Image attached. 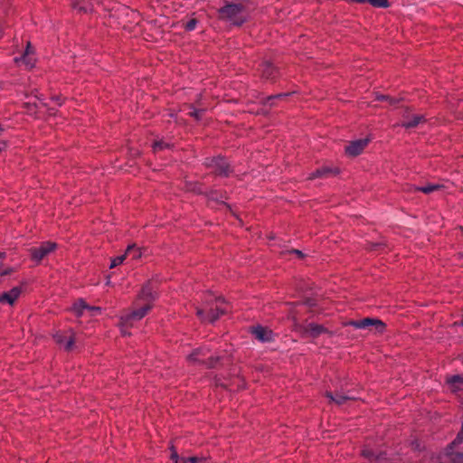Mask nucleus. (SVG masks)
Segmentation results:
<instances>
[{"instance_id":"1","label":"nucleus","mask_w":463,"mask_h":463,"mask_svg":"<svg viewBox=\"0 0 463 463\" xmlns=\"http://www.w3.org/2000/svg\"><path fill=\"white\" fill-rule=\"evenodd\" d=\"M227 311V305L221 298L207 293L201 307H197L196 314L203 322L213 323Z\"/></svg>"},{"instance_id":"2","label":"nucleus","mask_w":463,"mask_h":463,"mask_svg":"<svg viewBox=\"0 0 463 463\" xmlns=\"http://www.w3.org/2000/svg\"><path fill=\"white\" fill-rule=\"evenodd\" d=\"M220 18L234 25L242 24L247 18L241 4H227L219 10Z\"/></svg>"},{"instance_id":"3","label":"nucleus","mask_w":463,"mask_h":463,"mask_svg":"<svg viewBox=\"0 0 463 463\" xmlns=\"http://www.w3.org/2000/svg\"><path fill=\"white\" fill-rule=\"evenodd\" d=\"M151 304L146 303L143 307L131 313L120 317V330L124 335H129L128 329L133 326L134 322L142 319L151 309Z\"/></svg>"},{"instance_id":"4","label":"nucleus","mask_w":463,"mask_h":463,"mask_svg":"<svg viewBox=\"0 0 463 463\" xmlns=\"http://www.w3.org/2000/svg\"><path fill=\"white\" fill-rule=\"evenodd\" d=\"M57 249V244L52 241H44L38 247L29 250L31 258L36 263H40L46 256Z\"/></svg>"},{"instance_id":"5","label":"nucleus","mask_w":463,"mask_h":463,"mask_svg":"<svg viewBox=\"0 0 463 463\" xmlns=\"http://www.w3.org/2000/svg\"><path fill=\"white\" fill-rule=\"evenodd\" d=\"M295 329L296 331L299 332L303 336H311L313 338L317 337L323 333H327L326 328H325L321 325L315 323H309L307 325L295 324Z\"/></svg>"},{"instance_id":"6","label":"nucleus","mask_w":463,"mask_h":463,"mask_svg":"<svg viewBox=\"0 0 463 463\" xmlns=\"http://www.w3.org/2000/svg\"><path fill=\"white\" fill-rule=\"evenodd\" d=\"M349 326H352L355 328H358V329H364V328H367V327H370V326H374L375 327V331L376 332H383L385 326L384 324L379 320V319H374V318H364L362 320H353V321H350L348 323Z\"/></svg>"},{"instance_id":"7","label":"nucleus","mask_w":463,"mask_h":463,"mask_svg":"<svg viewBox=\"0 0 463 463\" xmlns=\"http://www.w3.org/2000/svg\"><path fill=\"white\" fill-rule=\"evenodd\" d=\"M206 352H208V350L204 348H198L188 356V360L193 363L198 362L205 364L207 366L212 367L214 365L215 361L212 355L206 358Z\"/></svg>"},{"instance_id":"8","label":"nucleus","mask_w":463,"mask_h":463,"mask_svg":"<svg viewBox=\"0 0 463 463\" xmlns=\"http://www.w3.org/2000/svg\"><path fill=\"white\" fill-rule=\"evenodd\" d=\"M55 341L65 350H71L74 345L73 332H58L54 335Z\"/></svg>"},{"instance_id":"9","label":"nucleus","mask_w":463,"mask_h":463,"mask_svg":"<svg viewBox=\"0 0 463 463\" xmlns=\"http://www.w3.org/2000/svg\"><path fill=\"white\" fill-rule=\"evenodd\" d=\"M368 142L367 138L354 140L345 147V153L349 156H356L363 152Z\"/></svg>"},{"instance_id":"10","label":"nucleus","mask_w":463,"mask_h":463,"mask_svg":"<svg viewBox=\"0 0 463 463\" xmlns=\"http://www.w3.org/2000/svg\"><path fill=\"white\" fill-rule=\"evenodd\" d=\"M156 297V293L154 289L153 284L151 282L146 283L141 289L138 299L144 300L146 303L153 301Z\"/></svg>"},{"instance_id":"11","label":"nucleus","mask_w":463,"mask_h":463,"mask_svg":"<svg viewBox=\"0 0 463 463\" xmlns=\"http://www.w3.org/2000/svg\"><path fill=\"white\" fill-rule=\"evenodd\" d=\"M14 61L16 62H22L28 69L33 68L34 66L35 58L30 43L27 44V48L24 52V54L20 59L15 58Z\"/></svg>"},{"instance_id":"12","label":"nucleus","mask_w":463,"mask_h":463,"mask_svg":"<svg viewBox=\"0 0 463 463\" xmlns=\"http://www.w3.org/2000/svg\"><path fill=\"white\" fill-rule=\"evenodd\" d=\"M212 165L215 169L216 173L220 175H228L230 172V166L227 161L223 157H216L212 160Z\"/></svg>"},{"instance_id":"13","label":"nucleus","mask_w":463,"mask_h":463,"mask_svg":"<svg viewBox=\"0 0 463 463\" xmlns=\"http://www.w3.org/2000/svg\"><path fill=\"white\" fill-rule=\"evenodd\" d=\"M252 335L260 342H269L272 340V331L267 327L258 326L252 329Z\"/></svg>"},{"instance_id":"14","label":"nucleus","mask_w":463,"mask_h":463,"mask_svg":"<svg viewBox=\"0 0 463 463\" xmlns=\"http://www.w3.org/2000/svg\"><path fill=\"white\" fill-rule=\"evenodd\" d=\"M21 294V288L18 287L13 288L7 292L0 294V302L13 305Z\"/></svg>"},{"instance_id":"15","label":"nucleus","mask_w":463,"mask_h":463,"mask_svg":"<svg viewBox=\"0 0 463 463\" xmlns=\"http://www.w3.org/2000/svg\"><path fill=\"white\" fill-rule=\"evenodd\" d=\"M447 385L450 392L457 393L463 390V377L460 375H454L447 379Z\"/></svg>"},{"instance_id":"16","label":"nucleus","mask_w":463,"mask_h":463,"mask_svg":"<svg viewBox=\"0 0 463 463\" xmlns=\"http://www.w3.org/2000/svg\"><path fill=\"white\" fill-rule=\"evenodd\" d=\"M326 396L330 400V402H333L338 405H343L347 401L354 399L352 396L344 395L341 393H335V395H333L330 392H326Z\"/></svg>"},{"instance_id":"17","label":"nucleus","mask_w":463,"mask_h":463,"mask_svg":"<svg viewBox=\"0 0 463 463\" xmlns=\"http://www.w3.org/2000/svg\"><path fill=\"white\" fill-rule=\"evenodd\" d=\"M88 309H90V306H89L83 299L77 300L71 307V311L77 317H81L84 311Z\"/></svg>"},{"instance_id":"18","label":"nucleus","mask_w":463,"mask_h":463,"mask_svg":"<svg viewBox=\"0 0 463 463\" xmlns=\"http://www.w3.org/2000/svg\"><path fill=\"white\" fill-rule=\"evenodd\" d=\"M363 455L369 459L370 463H387L385 454L374 455L371 450L364 449Z\"/></svg>"},{"instance_id":"19","label":"nucleus","mask_w":463,"mask_h":463,"mask_svg":"<svg viewBox=\"0 0 463 463\" xmlns=\"http://www.w3.org/2000/svg\"><path fill=\"white\" fill-rule=\"evenodd\" d=\"M422 119H423V117L415 115L412 117V119H405L402 123V126L406 128H414V127L418 126Z\"/></svg>"},{"instance_id":"20","label":"nucleus","mask_w":463,"mask_h":463,"mask_svg":"<svg viewBox=\"0 0 463 463\" xmlns=\"http://www.w3.org/2000/svg\"><path fill=\"white\" fill-rule=\"evenodd\" d=\"M127 256H132L133 259H139L142 256L141 250L136 245H129L126 250Z\"/></svg>"},{"instance_id":"21","label":"nucleus","mask_w":463,"mask_h":463,"mask_svg":"<svg viewBox=\"0 0 463 463\" xmlns=\"http://www.w3.org/2000/svg\"><path fill=\"white\" fill-rule=\"evenodd\" d=\"M71 5L74 9H78L79 11H81L84 13L92 11V7H90L89 5H81L80 0H72Z\"/></svg>"},{"instance_id":"22","label":"nucleus","mask_w":463,"mask_h":463,"mask_svg":"<svg viewBox=\"0 0 463 463\" xmlns=\"http://www.w3.org/2000/svg\"><path fill=\"white\" fill-rule=\"evenodd\" d=\"M182 463H206L207 459L203 457H183Z\"/></svg>"},{"instance_id":"23","label":"nucleus","mask_w":463,"mask_h":463,"mask_svg":"<svg viewBox=\"0 0 463 463\" xmlns=\"http://www.w3.org/2000/svg\"><path fill=\"white\" fill-rule=\"evenodd\" d=\"M439 188H440V185H439V184H427L424 186L417 187L416 190L420 191L424 194H430Z\"/></svg>"},{"instance_id":"24","label":"nucleus","mask_w":463,"mask_h":463,"mask_svg":"<svg viewBox=\"0 0 463 463\" xmlns=\"http://www.w3.org/2000/svg\"><path fill=\"white\" fill-rule=\"evenodd\" d=\"M275 68L272 64L267 63L263 68V76L267 79L274 77Z\"/></svg>"},{"instance_id":"25","label":"nucleus","mask_w":463,"mask_h":463,"mask_svg":"<svg viewBox=\"0 0 463 463\" xmlns=\"http://www.w3.org/2000/svg\"><path fill=\"white\" fill-rule=\"evenodd\" d=\"M331 172H332L331 168L323 167V168L317 169L316 172L312 173L310 178H317V177L325 176V175H326L327 174H329Z\"/></svg>"},{"instance_id":"26","label":"nucleus","mask_w":463,"mask_h":463,"mask_svg":"<svg viewBox=\"0 0 463 463\" xmlns=\"http://www.w3.org/2000/svg\"><path fill=\"white\" fill-rule=\"evenodd\" d=\"M169 146H170L169 143L165 142L163 140L156 141L153 144V149H154L155 152L159 151V150H163L165 148H168Z\"/></svg>"},{"instance_id":"27","label":"nucleus","mask_w":463,"mask_h":463,"mask_svg":"<svg viewBox=\"0 0 463 463\" xmlns=\"http://www.w3.org/2000/svg\"><path fill=\"white\" fill-rule=\"evenodd\" d=\"M126 257H127V254L125 253V254H123V255H120V256H118V257H116V258H114V259H112V260H111V263H110V265H109V268H110V269H113V268H115V267H117V266L120 265V264L124 261V260L126 259Z\"/></svg>"},{"instance_id":"28","label":"nucleus","mask_w":463,"mask_h":463,"mask_svg":"<svg viewBox=\"0 0 463 463\" xmlns=\"http://www.w3.org/2000/svg\"><path fill=\"white\" fill-rule=\"evenodd\" d=\"M367 3L371 4L374 7H387L388 0H367Z\"/></svg>"},{"instance_id":"29","label":"nucleus","mask_w":463,"mask_h":463,"mask_svg":"<svg viewBox=\"0 0 463 463\" xmlns=\"http://www.w3.org/2000/svg\"><path fill=\"white\" fill-rule=\"evenodd\" d=\"M170 449H171V459L175 463H182V460H181L182 458H180L178 456L177 451L173 445L170 447Z\"/></svg>"},{"instance_id":"30","label":"nucleus","mask_w":463,"mask_h":463,"mask_svg":"<svg viewBox=\"0 0 463 463\" xmlns=\"http://www.w3.org/2000/svg\"><path fill=\"white\" fill-rule=\"evenodd\" d=\"M196 24H197V21L195 19H191L189 20L185 25H184V29L186 31H193L195 29L196 27Z\"/></svg>"},{"instance_id":"31","label":"nucleus","mask_w":463,"mask_h":463,"mask_svg":"<svg viewBox=\"0 0 463 463\" xmlns=\"http://www.w3.org/2000/svg\"><path fill=\"white\" fill-rule=\"evenodd\" d=\"M203 114V109H193L192 111L189 112V115L194 117L197 120L202 118Z\"/></svg>"},{"instance_id":"32","label":"nucleus","mask_w":463,"mask_h":463,"mask_svg":"<svg viewBox=\"0 0 463 463\" xmlns=\"http://www.w3.org/2000/svg\"><path fill=\"white\" fill-rule=\"evenodd\" d=\"M376 99L378 100H387L390 105H393L396 103V99H393V98H391L389 96H384V95H377L376 96Z\"/></svg>"},{"instance_id":"33","label":"nucleus","mask_w":463,"mask_h":463,"mask_svg":"<svg viewBox=\"0 0 463 463\" xmlns=\"http://www.w3.org/2000/svg\"><path fill=\"white\" fill-rule=\"evenodd\" d=\"M453 463H463V455L456 454L452 458Z\"/></svg>"},{"instance_id":"34","label":"nucleus","mask_w":463,"mask_h":463,"mask_svg":"<svg viewBox=\"0 0 463 463\" xmlns=\"http://www.w3.org/2000/svg\"><path fill=\"white\" fill-rule=\"evenodd\" d=\"M88 310L91 312L92 316L100 314V311H101L100 307H90V309H88Z\"/></svg>"},{"instance_id":"35","label":"nucleus","mask_w":463,"mask_h":463,"mask_svg":"<svg viewBox=\"0 0 463 463\" xmlns=\"http://www.w3.org/2000/svg\"><path fill=\"white\" fill-rule=\"evenodd\" d=\"M288 94H279V95H276V96H273V97H269V99H281V98H284V97H287Z\"/></svg>"},{"instance_id":"36","label":"nucleus","mask_w":463,"mask_h":463,"mask_svg":"<svg viewBox=\"0 0 463 463\" xmlns=\"http://www.w3.org/2000/svg\"><path fill=\"white\" fill-rule=\"evenodd\" d=\"M5 256V253L0 252V267L3 265V260Z\"/></svg>"},{"instance_id":"37","label":"nucleus","mask_w":463,"mask_h":463,"mask_svg":"<svg viewBox=\"0 0 463 463\" xmlns=\"http://www.w3.org/2000/svg\"><path fill=\"white\" fill-rule=\"evenodd\" d=\"M292 252H293V253H295V254H297V255H298V256H299V257H302V256H303L302 252H301L300 250H292Z\"/></svg>"},{"instance_id":"38","label":"nucleus","mask_w":463,"mask_h":463,"mask_svg":"<svg viewBox=\"0 0 463 463\" xmlns=\"http://www.w3.org/2000/svg\"><path fill=\"white\" fill-rule=\"evenodd\" d=\"M12 271H13V269H6V270L3 271V272L1 273V275H7V274L11 273Z\"/></svg>"},{"instance_id":"39","label":"nucleus","mask_w":463,"mask_h":463,"mask_svg":"<svg viewBox=\"0 0 463 463\" xmlns=\"http://www.w3.org/2000/svg\"><path fill=\"white\" fill-rule=\"evenodd\" d=\"M354 2H356V3H367V0H353Z\"/></svg>"},{"instance_id":"40","label":"nucleus","mask_w":463,"mask_h":463,"mask_svg":"<svg viewBox=\"0 0 463 463\" xmlns=\"http://www.w3.org/2000/svg\"><path fill=\"white\" fill-rule=\"evenodd\" d=\"M106 284H107V285H109V284H110V277H109V276L107 278Z\"/></svg>"},{"instance_id":"41","label":"nucleus","mask_w":463,"mask_h":463,"mask_svg":"<svg viewBox=\"0 0 463 463\" xmlns=\"http://www.w3.org/2000/svg\"><path fill=\"white\" fill-rule=\"evenodd\" d=\"M461 325L463 326V319L461 320Z\"/></svg>"},{"instance_id":"42","label":"nucleus","mask_w":463,"mask_h":463,"mask_svg":"<svg viewBox=\"0 0 463 463\" xmlns=\"http://www.w3.org/2000/svg\"><path fill=\"white\" fill-rule=\"evenodd\" d=\"M461 256L463 257V252L461 253Z\"/></svg>"}]
</instances>
